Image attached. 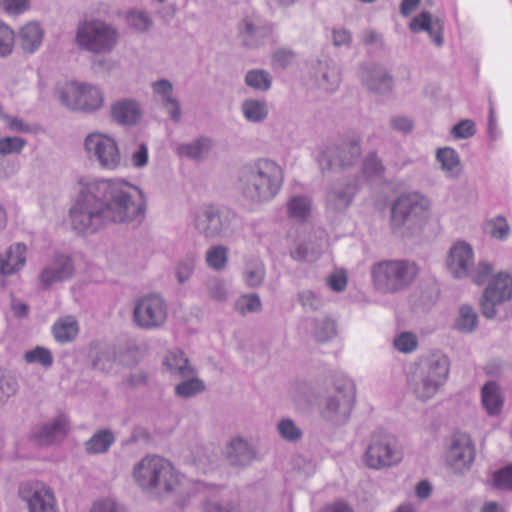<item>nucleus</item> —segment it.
<instances>
[{"label":"nucleus","mask_w":512,"mask_h":512,"mask_svg":"<svg viewBox=\"0 0 512 512\" xmlns=\"http://www.w3.org/2000/svg\"><path fill=\"white\" fill-rule=\"evenodd\" d=\"M475 459V447L471 438L464 433L453 434L447 442L444 461L454 473L470 469Z\"/></svg>","instance_id":"nucleus-15"},{"label":"nucleus","mask_w":512,"mask_h":512,"mask_svg":"<svg viewBox=\"0 0 512 512\" xmlns=\"http://www.w3.org/2000/svg\"><path fill=\"white\" fill-rule=\"evenodd\" d=\"M512 299V275L498 272L493 275L483 291L480 308L482 315L493 319L497 315V306Z\"/></svg>","instance_id":"nucleus-14"},{"label":"nucleus","mask_w":512,"mask_h":512,"mask_svg":"<svg viewBox=\"0 0 512 512\" xmlns=\"http://www.w3.org/2000/svg\"><path fill=\"white\" fill-rule=\"evenodd\" d=\"M24 360L28 364L39 363L43 367L49 368L52 366L54 358L50 350L42 346H37L24 353Z\"/></svg>","instance_id":"nucleus-49"},{"label":"nucleus","mask_w":512,"mask_h":512,"mask_svg":"<svg viewBox=\"0 0 512 512\" xmlns=\"http://www.w3.org/2000/svg\"><path fill=\"white\" fill-rule=\"evenodd\" d=\"M153 94L174 122L181 118V108L178 99L174 95L173 84L166 79L157 80L151 85Z\"/></svg>","instance_id":"nucleus-23"},{"label":"nucleus","mask_w":512,"mask_h":512,"mask_svg":"<svg viewBox=\"0 0 512 512\" xmlns=\"http://www.w3.org/2000/svg\"><path fill=\"white\" fill-rule=\"evenodd\" d=\"M279 436L290 443H297L303 437L302 429L290 418H283L277 424Z\"/></svg>","instance_id":"nucleus-45"},{"label":"nucleus","mask_w":512,"mask_h":512,"mask_svg":"<svg viewBox=\"0 0 512 512\" xmlns=\"http://www.w3.org/2000/svg\"><path fill=\"white\" fill-rule=\"evenodd\" d=\"M196 258V254L191 253L178 262L176 267V276L180 283L187 281L193 274Z\"/></svg>","instance_id":"nucleus-53"},{"label":"nucleus","mask_w":512,"mask_h":512,"mask_svg":"<svg viewBox=\"0 0 512 512\" xmlns=\"http://www.w3.org/2000/svg\"><path fill=\"white\" fill-rule=\"evenodd\" d=\"M283 183V168L268 158H260L244 166L238 176V189L242 196L257 204L272 200Z\"/></svg>","instance_id":"nucleus-2"},{"label":"nucleus","mask_w":512,"mask_h":512,"mask_svg":"<svg viewBox=\"0 0 512 512\" xmlns=\"http://www.w3.org/2000/svg\"><path fill=\"white\" fill-rule=\"evenodd\" d=\"M241 112L248 122L261 123L269 115V106L264 99L249 98L241 104Z\"/></svg>","instance_id":"nucleus-36"},{"label":"nucleus","mask_w":512,"mask_h":512,"mask_svg":"<svg viewBox=\"0 0 512 512\" xmlns=\"http://www.w3.org/2000/svg\"><path fill=\"white\" fill-rule=\"evenodd\" d=\"M360 154V141L353 137L339 145L327 146L320 153L318 162L323 170L342 169L355 163Z\"/></svg>","instance_id":"nucleus-17"},{"label":"nucleus","mask_w":512,"mask_h":512,"mask_svg":"<svg viewBox=\"0 0 512 512\" xmlns=\"http://www.w3.org/2000/svg\"><path fill=\"white\" fill-rule=\"evenodd\" d=\"M74 265L69 256L56 254L51 257L38 275L41 288L48 289L52 285L72 277Z\"/></svg>","instance_id":"nucleus-20"},{"label":"nucleus","mask_w":512,"mask_h":512,"mask_svg":"<svg viewBox=\"0 0 512 512\" xmlns=\"http://www.w3.org/2000/svg\"><path fill=\"white\" fill-rule=\"evenodd\" d=\"M384 166L376 154H369L363 162V174L368 178L381 177L384 173Z\"/></svg>","instance_id":"nucleus-54"},{"label":"nucleus","mask_w":512,"mask_h":512,"mask_svg":"<svg viewBox=\"0 0 512 512\" xmlns=\"http://www.w3.org/2000/svg\"><path fill=\"white\" fill-rule=\"evenodd\" d=\"M18 390V382L12 375H6L0 370V397L3 403Z\"/></svg>","instance_id":"nucleus-60"},{"label":"nucleus","mask_w":512,"mask_h":512,"mask_svg":"<svg viewBox=\"0 0 512 512\" xmlns=\"http://www.w3.org/2000/svg\"><path fill=\"white\" fill-rule=\"evenodd\" d=\"M431 201L419 192L397 197L391 206L390 227L402 237L422 233L431 220Z\"/></svg>","instance_id":"nucleus-4"},{"label":"nucleus","mask_w":512,"mask_h":512,"mask_svg":"<svg viewBox=\"0 0 512 512\" xmlns=\"http://www.w3.org/2000/svg\"><path fill=\"white\" fill-rule=\"evenodd\" d=\"M44 31L37 22H29L19 32V41L25 53H34L42 44Z\"/></svg>","instance_id":"nucleus-32"},{"label":"nucleus","mask_w":512,"mask_h":512,"mask_svg":"<svg viewBox=\"0 0 512 512\" xmlns=\"http://www.w3.org/2000/svg\"><path fill=\"white\" fill-rule=\"evenodd\" d=\"M209 296L216 301H225L228 297V290L224 280L213 278L207 284Z\"/></svg>","instance_id":"nucleus-61"},{"label":"nucleus","mask_w":512,"mask_h":512,"mask_svg":"<svg viewBox=\"0 0 512 512\" xmlns=\"http://www.w3.org/2000/svg\"><path fill=\"white\" fill-rule=\"evenodd\" d=\"M162 365L171 376L177 378H185L197 374V369L190 363L186 354L178 348L171 349L166 353Z\"/></svg>","instance_id":"nucleus-25"},{"label":"nucleus","mask_w":512,"mask_h":512,"mask_svg":"<svg viewBox=\"0 0 512 512\" xmlns=\"http://www.w3.org/2000/svg\"><path fill=\"white\" fill-rule=\"evenodd\" d=\"M481 404L489 416L496 417L501 414L504 397L498 383L489 381L482 386Z\"/></svg>","instance_id":"nucleus-27"},{"label":"nucleus","mask_w":512,"mask_h":512,"mask_svg":"<svg viewBox=\"0 0 512 512\" xmlns=\"http://www.w3.org/2000/svg\"><path fill=\"white\" fill-rule=\"evenodd\" d=\"M298 300L305 311H317L323 306V300L312 290L298 293Z\"/></svg>","instance_id":"nucleus-56"},{"label":"nucleus","mask_w":512,"mask_h":512,"mask_svg":"<svg viewBox=\"0 0 512 512\" xmlns=\"http://www.w3.org/2000/svg\"><path fill=\"white\" fill-rule=\"evenodd\" d=\"M245 284L249 287L261 285L265 278V267L261 260L253 258L246 262L242 272Z\"/></svg>","instance_id":"nucleus-41"},{"label":"nucleus","mask_w":512,"mask_h":512,"mask_svg":"<svg viewBox=\"0 0 512 512\" xmlns=\"http://www.w3.org/2000/svg\"><path fill=\"white\" fill-rule=\"evenodd\" d=\"M69 429V420L60 415L49 422L37 425L32 432V440L38 446H50L62 441Z\"/></svg>","instance_id":"nucleus-21"},{"label":"nucleus","mask_w":512,"mask_h":512,"mask_svg":"<svg viewBox=\"0 0 512 512\" xmlns=\"http://www.w3.org/2000/svg\"><path fill=\"white\" fill-rule=\"evenodd\" d=\"M77 199L70 208V224L73 230L82 234H91L108 223L98 198L92 191L87 179L78 182Z\"/></svg>","instance_id":"nucleus-6"},{"label":"nucleus","mask_w":512,"mask_h":512,"mask_svg":"<svg viewBox=\"0 0 512 512\" xmlns=\"http://www.w3.org/2000/svg\"><path fill=\"white\" fill-rule=\"evenodd\" d=\"M268 33V29L261 24L256 16H248L239 24V34L247 46H256Z\"/></svg>","instance_id":"nucleus-31"},{"label":"nucleus","mask_w":512,"mask_h":512,"mask_svg":"<svg viewBox=\"0 0 512 512\" xmlns=\"http://www.w3.org/2000/svg\"><path fill=\"white\" fill-rule=\"evenodd\" d=\"M15 33L6 23L0 21V57L9 56L14 49Z\"/></svg>","instance_id":"nucleus-52"},{"label":"nucleus","mask_w":512,"mask_h":512,"mask_svg":"<svg viewBox=\"0 0 512 512\" xmlns=\"http://www.w3.org/2000/svg\"><path fill=\"white\" fill-rule=\"evenodd\" d=\"M486 232L495 239L505 241L510 235V226L503 216H496L486 223Z\"/></svg>","instance_id":"nucleus-47"},{"label":"nucleus","mask_w":512,"mask_h":512,"mask_svg":"<svg viewBox=\"0 0 512 512\" xmlns=\"http://www.w3.org/2000/svg\"><path fill=\"white\" fill-rule=\"evenodd\" d=\"M313 76L318 87L325 92L333 93L340 85V70L330 59L317 61L313 66Z\"/></svg>","instance_id":"nucleus-22"},{"label":"nucleus","mask_w":512,"mask_h":512,"mask_svg":"<svg viewBox=\"0 0 512 512\" xmlns=\"http://www.w3.org/2000/svg\"><path fill=\"white\" fill-rule=\"evenodd\" d=\"M261 309V300L257 294L240 296L235 302V310L241 315L258 312Z\"/></svg>","instance_id":"nucleus-51"},{"label":"nucleus","mask_w":512,"mask_h":512,"mask_svg":"<svg viewBox=\"0 0 512 512\" xmlns=\"http://www.w3.org/2000/svg\"><path fill=\"white\" fill-rule=\"evenodd\" d=\"M356 191V184L347 183L335 185L327 193V206L333 210H342L347 208L351 204Z\"/></svg>","instance_id":"nucleus-30"},{"label":"nucleus","mask_w":512,"mask_h":512,"mask_svg":"<svg viewBox=\"0 0 512 512\" xmlns=\"http://www.w3.org/2000/svg\"><path fill=\"white\" fill-rule=\"evenodd\" d=\"M118 29L101 19H90L78 24L75 43L80 50L93 55L110 54L119 42Z\"/></svg>","instance_id":"nucleus-8"},{"label":"nucleus","mask_w":512,"mask_h":512,"mask_svg":"<svg viewBox=\"0 0 512 512\" xmlns=\"http://www.w3.org/2000/svg\"><path fill=\"white\" fill-rule=\"evenodd\" d=\"M245 83L255 90L267 91L271 87L272 77L265 70L255 69L247 72Z\"/></svg>","instance_id":"nucleus-46"},{"label":"nucleus","mask_w":512,"mask_h":512,"mask_svg":"<svg viewBox=\"0 0 512 512\" xmlns=\"http://www.w3.org/2000/svg\"><path fill=\"white\" fill-rule=\"evenodd\" d=\"M59 99L63 105L72 110L94 112L105 103L103 91L92 84L69 82L59 90Z\"/></svg>","instance_id":"nucleus-11"},{"label":"nucleus","mask_w":512,"mask_h":512,"mask_svg":"<svg viewBox=\"0 0 512 512\" xmlns=\"http://www.w3.org/2000/svg\"><path fill=\"white\" fill-rule=\"evenodd\" d=\"M89 182L108 223L139 224L143 221L146 203L137 186L121 178L93 179Z\"/></svg>","instance_id":"nucleus-1"},{"label":"nucleus","mask_w":512,"mask_h":512,"mask_svg":"<svg viewBox=\"0 0 512 512\" xmlns=\"http://www.w3.org/2000/svg\"><path fill=\"white\" fill-rule=\"evenodd\" d=\"M115 437L110 430L97 431L84 446L88 454H101L109 450L114 443Z\"/></svg>","instance_id":"nucleus-40"},{"label":"nucleus","mask_w":512,"mask_h":512,"mask_svg":"<svg viewBox=\"0 0 512 512\" xmlns=\"http://www.w3.org/2000/svg\"><path fill=\"white\" fill-rule=\"evenodd\" d=\"M128 21L132 28L139 32L148 31L153 21L149 14L145 11H133L128 14Z\"/></svg>","instance_id":"nucleus-55"},{"label":"nucleus","mask_w":512,"mask_h":512,"mask_svg":"<svg viewBox=\"0 0 512 512\" xmlns=\"http://www.w3.org/2000/svg\"><path fill=\"white\" fill-rule=\"evenodd\" d=\"M94 367L103 372H112L115 367V355L112 351H101L95 358Z\"/></svg>","instance_id":"nucleus-63"},{"label":"nucleus","mask_w":512,"mask_h":512,"mask_svg":"<svg viewBox=\"0 0 512 512\" xmlns=\"http://www.w3.org/2000/svg\"><path fill=\"white\" fill-rule=\"evenodd\" d=\"M168 313V303L161 295L148 294L135 300L132 319L138 328L155 330L165 325Z\"/></svg>","instance_id":"nucleus-12"},{"label":"nucleus","mask_w":512,"mask_h":512,"mask_svg":"<svg viewBox=\"0 0 512 512\" xmlns=\"http://www.w3.org/2000/svg\"><path fill=\"white\" fill-rule=\"evenodd\" d=\"M132 477L142 490L155 494L176 491L185 481L169 460L158 455H148L137 462Z\"/></svg>","instance_id":"nucleus-5"},{"label":"nucleus","mask_w":512,"mask_h":512,"mask_svg":"<svg viewBox=\"0 0 512 512\" xmlns=\"http://www.w3.org/2000/svg\"><path fill=\"white\" fill-rule=\"evenodd\" d=\"M475 124L472 120H462L452 128V135L457 139H466L475 134Z\"/></svg>","instance_id":"nucleus-64"},{"label":"nucleus","mask_w":512,"mask_h":512,"mask_svg":"<svg viewBox=\"0 0 512 512\" xmlns=\"http://www.w3.org/2000/svg\"><path fill=\"white\" fill-rule=\"evenodd\" d=\"M79 326L73 316L59 318L52 326L54 338L59 343L72 341L78 334Z\"/></svg>","instance_id":"nucleus-37"},{"label":"nucleus","mask_w":512,"mask_h":512,"mask_svg":"<svg viewBox=\"0 0 512 512\" xmlns=\"http://www.w3.org/2000/svg\"><path fill=\"white\" fill-rule=\"evenodd\" d=\"M475 255L473 248L465 241H457L449 249L446 267L452 277L466 279L474 267Z\"/></svg>","instance_id":"nucleus-19"},{"label":"nucleus","mask_w":512,"mask_h":512,"mask_svg":"<svg viewBox=\"0 0 512 512\" xmlns=\"http://www.w3.org/2000/svg\"><path fill=\"white\" fill-rule=\"evenodd\" d=\"M355 400V386L352 381L345 380L336 392L329 396L322 408V416L334 423L345 422L351 413Z\"/></svg>","instance_id":"nucleus-18"},{"label":"nucleus","mask_w":512,"mask_h":512,"mask_svg":"<svg viewBox=\"0 0 512 512\" xmlns=\"http://www.w3.org/2000/svg\"><path fill=\"white\" fill-rule=\"evenodd\" d=\"M18 493L26 504L27 512H59L55 493L44 482H26L20 486Z\"/></svg>","instance_id":"nucleus-16"},{"label":"nucleus","mask_w":512,"mask_h":512,"mask_svg":"<svg viewBox=\"0 0 512 512\" xmlns=\"http://www.w3.org/2000/svg\"><path fill=\"white\" fill-rule=\"evenodd\" d=\"M311 211V200L306 196L292 197L287 203L288 215L297 220H305Z\"/></svg>","instance_id":"nucleus-44"},{"label":"nucleus","mask_w":512,"mask_h":512,"mask_svg":"<svg viewBox=\"0 0 512 512\" xmlns=\"http://www.w3.org/2000/svg\"><path fill=\"white\" fill-rule=\"evenodd\" d=\"M26 252L27 247L24 243L17 242L10 245L0 262L2 273L12 275L22 269L26 264Z\"/></svg>","instance_id":"nucleus-29"},{"label":"nucleus","mask_w":512,"mask_h":512,"mask_svg":"<svg viewBox=\"0 0 512 512\" xmlns=\"http://www.w3.org/2000/svg\"><path fill=\"white\" fill-rule=\"evenodd\" d=\"M436 159L447 177L456 178L461 174L462 165L459 155L454 149L450 147L438 149Z\"/></svg>","instance_id":"nucleus-35"},{"label":"nucleus","mask_w":512,"mask_h":512,"mask_svg":"<svg viewBox=\"0 0 512 512\" xmlns=\"http://www.w3.org/2000/svg\"><path fill=\"white\" fill-rule=\"evenodd\" d=\"M417 345V337L410 332H403L394 339V347L402 353L413 352Z\"/></svg>","instance_id":"nucleus-58"},{"label":"nucleus","mask_w":512,"mask_h":512,"mask_svg":"<svg viewBox=\"0 0 512 512\" xmlns=\"http://www.w3.org/2000/svg\"><path fill=\"white\" fill-rule=\"evenodd\" d=\"M227 456L231 464L245 466L256 458V453L247 440L236 437L227 446Z\"/></svg>","instance_id":"nucleus-28"},{"label":"nucleus","mask_w":512,"mask_h":512,"mask_svg":"<svg viewBox=\"0 0 512 512\" xmlns=\"http://www.w3.org/2000/svg\"><path fill=\"white\" fill-rule=\"evenodd\" d=\"M404 458L402 447L390 435L374 437L362 456L364 465L372 470H383L399 465Z\"/></svg>","instance_id":"nucleus-10"},{"label":"nucleus","mask_w":512,"mask_h":512,"mask_svg":"<svg viewBox=\"0 0 512 512\" xmlns=\"http://www.w3.org/2000/svg\"><path fill=\"white\" fill-rule=\"evenodd\" d=\"M492 479L497 489L512 491V465L494 472Z\"/></svg>","instance_id":"nucleus-59"},{"label":"nucleus","mask_w":512,"mask_h":512,"mask_svg":"<svg viewBox=\"0 0 512 512\" xmlns=\"http://www.w3.org/2000/svg\"><path fill=\"white\" fill-rule=\"evenodd\" d=\"M181 379L182 381L174 387L175 395L180 398H192L201 394L206 389L205 382L201 378L197 377V374Z\"/></svg>","instance_id":"nucleus-39"},{"label":"nucleus","mask_w":512,"mask_h":512,"mask_svg":"<svg viewBox=\"0 0 512 512\" xmlns=\"http://www.w3.org/2000/svg\"><path fill=\"white\" fill-rule=\"evenodd\" d=\"M374 289L381 294H396L407 289L415 280L418 268L406 260H383L372 265Z\"/></svg>","instance_id":"nucleus-7"},{"label":"nucleus","mask_w":512,"mask_h":512,"mask_svg":"<svg viewBox=\"0 0 512 512\" xmlns=\"http://www.w3.org/2000/svg\"><path fill=\"white\" fill-rule=\"evenodd\" d=\"M27 141L18 136H5L0 138V156L5 157L11 154H20L25 148Z\"/></svg>","instance_id":"nucleus-50"},{"label":"nucleus","mask_w":512,"mask_h":512,"mask_svg":"<svg viewBox=\"0 0 512 512\" xmlns=\"http://www.w3.org/2000/svg\"><path fill=\"white\" fill-rule=\"evenodd\" d=\"M203 512H240V510L235 501L210 500L204 504Z\"/></svg>","instance_id":"nucleus-57"},{"label":"nucleus","mask_w":512,"mask_h":512,"mask_svg":"<svg viewBox=\"0 0 512 512\" xmlns=\"http://www.w3.org/2000/svg\"><path fill=\"white\" fill-rule=\"evenodd\" d=\"M478 324V315L469 305H463L459 308V315L455 321V327L463 333L472 332Z\"/></svg>","instance_id":"nucleus-43"},{"label":"nucleus","mask_w":512,"mask_h":512,"mask_svg":"<svg viewBox=\"0 0 512 512\" xmlns=\"http://www.w3.org/2000/svg\"><path fill=\"white\" fill-rule=\"evenodd\" d=\"M111 119L122 126H131L139 122L142 117L140 104L133 99H121L112 103L110 107Z\"/></svg>","instance_id":"nucleus-24"},{"label":"nucleus","mask_w":512,"mask_h":512,"mask_svg":"<svg viewBox=\"0 0 512 512\" xmlns=\"http://www.w3.org/2000/svg\"><path fill=\"white\" fill-rule=\"evenodd\" d=\"M206 264L215 271L225 269L228 263V248L222 245L209 247L205 254Z\"/></svg>","instance_id":"nucleus-42"},{"label":"nucleus","mask_w":512,"mask_h":512,"mask_svg":"<svg viewBox=\"0 0 512 512\" xmlns=\"http://www.w3.org/2000/svg\"><path fill=\"white\" fill-rule=\"evenodd\" d=\"M409 29L414 33L427 32L438 47L443 44V22L437 18L433 19L429 12L424 11L413 17Z\"/></svg>","instance_id":"nucleus-26"},{"label":"nucleus","mask_w":512,"mask_h":512,"mask_svg":"<svg viewBox=\"0 0 512 512\" xmlns=\"http://www.w3.org/2000/svg\"><path fill=\"white\" fill-rule=\"evenodd\" d=\"M193 224L195 229L207 239L231 238L235 234V227L231 220L222 217L219 210L212 205H205L194 213Z\"/></svg>","instance_id":"nucleus-13"},{"label":"nucleus","mask_w":512,"mask_h":512,"mask_svg":"<svg viewBox=\"0 0 512 512\" xmlns=\"http://www.w3.org/2000/svg\"><path fill=\"white\" fill-rule=\"evenodd\" d=\"M362 80L370 90L375 92L383 93L391 90L392 87V78L378 66L366 69L362 73Z\"/></svg>","instance_id":"nucleus-34"},{"label":"nucleus","mask_w":512,"mask_h":512,"mask_svg":"<svg viewBox=\"0 0 512 512\" xmlns=\"http://www.w3.org/2000/svg\"><path fill=\"white\" fill-rule=\"evenodd\" d=\"M450 359L441 351L421 356L407 378V387L420 402H428L445 387L450 375Z\"/></svg>","instance_id":"nucleus-3"},{"label":"nucleus","mask_w":512,"mask_h":512,"mask_svg":"<svg viewBox=\"0 0 512 512\" xmlns=\"http://www.w3.org/2000/svg\"><path fill=\"white\" fill-rule=\"evenodd\" d=\"M83 150L89 161L105 171H117L123 164V157L117 139L111 134L93 131L83 140Z\"/></svg>","instance_id":"nucleus-9"},{"label":"nucleus","mask_w":512,"mask_h":512,"mask_svg":"<svg viewBox=\"0 0 512 512\" xmlns=\"http://www.w3.org/2000/svg\"><path fill=\"white\" fill-rule=\"evenodd\" d=\"M89 512H126V510L113 498H103L95 501Z\"/></svg>","instance_id":"nucleus-62"},{"label":"nucleus","mask_w":512,"mask_h":512,"mask_svg":"<svg viewBox=\"0 0 512 512\" xmlns=\"http://www.w3.org/2000/svg\"><path fill=\"white\" fill-rule=\"evenodd\" d=\"M493 271L494 266L492 263L486 260H480L476 265L474 264V267L471 269V273L469 274L468 278H470L474 284L482 286L488 280L490 281Z\"/></svg>","instance_id":"nucleus-48"},{"label":"nucleus","mask_w":512,"mask_h":512,"mask_svg":"<svg viewBox=\"0 0 512 512\" xmlns=\"http://www.w3.org/2000/svg\"><path fill=\"white\" fill-rule=\"evenodd\" d=\"M213 142L207 137H200L190 143H183L177 146V154L191 160L201 161L208 157Z\"/></svg>","instance_id":"nucleus-33"},{"label":"nucleus","mask_w":512,"mask_h":512,"mask_svg":"<svg viewBox=\"0 0 512 512\" xmlns=\"http://www.w3.org/2000/svg\"><path fill=\"white\" fill-rule=\"evenodd\" d=\"M305 328L309 330L317 341L324 342L335 335V324L332 320L322 317L320 319H307Z\"/></svg>","instance_id":"nucleus-38"}]
</instances>
